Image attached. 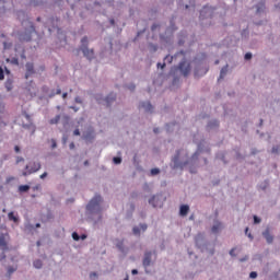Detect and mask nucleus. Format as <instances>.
Listing matches in <instances>:
<instances>
[{
	"instance_id": "obj_1",
	"label": "nucleus",
	"mask_w": 280,
	"mask_h": 280,
	"mask_svg": "<svg viewBox=\"0 0 280 280\" xmlns=\"http://www.w3.org/2000/svg\"><path fill=\"white\" fill-rule=\"evenodd\" d=\"M104 198L100 194H95L94 197L88 202L85 207L86 217L93 224H100L102 222V203Z\"/></svg>"
},
{
	"instance_id": "obj_2",
	"label": "nucleus",
	"mask_w": 280,
	"mask_h": 280,
	"mask_svg": "<svg viewBox=\"0 0 280 280\" xmlns=\"http://www.w3.org/2000/svg\"><path fill=\"white\" fill-rule=\"evenodd\" d=\"M195 246L200 253H208V255L211 256L215 255V244L211 243V241L205 236V233H198L195 236Z\"/></svg>"
},
{
	"instance_id": "obj_3",
	"label": "nucleus",
	"mask_w": 280,
	"mask_h": 280,
	"mask_svg": "<svg viewBox=\"0 0 280 280\" xmlns=\"http://www.w3.org/2000/svg\"><path fill=\"white\" fill-rule=\"evenodd\" d=\"M207 54L201 52L195 58V78H202L209 73V66L205 63Z\"/></svg>"
},
{
	"instance_id": "obj_4",
	"label": "nucleus",
	"mask_w": 280,
	"mask_h": 280,
	"mask_svg": "<svg viewBox=\"0 0 280 280\" xmlns=\"http://www.w3.org/2000/svg\"><path fill=\"white\" fill-rule=\"evenodd\" d=\"M89 36H83L77 48V54H83V58H86L89 62H93V60H95V49L89 48Z\"/></svg>"
},
{
	"instance_id": "obj_5",
	"label": "nucleus",
	"mask_w": 280,
	"mask_h": 280,
	"mask_svg": "<svg viewBox=\"0 0 280 280\" xmlns=\"http://www.w3.org/2000/svg\"><path fill=\"white\" fill-rule=\"evenodd\" d=\"M217 10H218V8L209 7V4H206L202 7V9L200 10V14H199V21L203 27L207 25H211V19H213V16H215Z\"/></svg>"
},
{
	"instance_id": "obj_6",
	"label": "nucleus",
	"mask_w": 280,
	"mask_h": 280,
	"mask_svg": "<svg viewBox=\"0 0 280 280\" xmlns=\"http://www.w3.org/2000/svg\"><path fill=\"white\" fill-rule=\"evenodd\" d=\"M22 27L24 28V32L20 34V40L30 43L32 40V36L36 34V26H34V22H23Z\"/></svg>"
},
{
	"instance_id": "obj_7",
	"label": "nucleus",
	"mask_w": 280,
	"mask_h": 280,
	"mask_svg": "<svg viewBox=\"0 0 280 280\" xmlns=\"http://www.w3.org/2000/svg\"><path fill=\"white\" fill-rule=\"evenodd\" d=\"M156 250H145L142 258V266L148 273V268L156 262Z\"/></svg>"
},
{
	"instance_id": "obj_8",
	"label": "nucleus",
	"mask_w": 280,
	"mask_h": 280,
	"mask_svg": "<svg viewBox=\"0 0 280 280\" xmlns=\"http://www.w3.org/2000/svg\"><path fill=\"white\" fill-rule=\"evenodd\" d=\"M185 167H187V162L180 161V150H176L174 156L172 158L171 168L185 170Z\"/></svg>"
},
{
	"instance_id": "obj_9",
	"label": "nucleus",
	"mask_w": 280,
	"mask_h": 280,
	"mask_svg": "<svg viewBox=\"0 0 280 280\" xmlns=\"http://www.w3.org/2000/svg\"><path fill=\"white\" fill-rule=\"evenodd\" d=\"M40 167H43L40 162H30L25 165V171L22 172V176H31V174H36V172H40Z\"/></svg>"
},
{
	"instance_id": "obj_10",
	"label": "nucleus",
	"mask_w": 280,
	"mask_h": 280,
	"mask_svg": "<svg viewBox=\"0 0 280 280\" xmlns=\"http://www.w3.org/2000/svg\"><path fill=\"white\" fill-rule=\"evenodd\" d=\"M200 155L198 153H192V155L185 161L187 165H189V173L190 174H198V161Z\"/></svg>"
},
{
	"instance_id": "obj_11",
	"label": "nucleus",
	"mask_w": 280,
	"mask_h": 280,
	"mask_svg": "<svg viewBox=\"0 0 280 280\" xmlns=\"http://www.w3.org/2000/svg\"><path fill=\"white\" fill-rule=\"evenodd\" d=\"M176 70L179 71L184 78H187L189 73H191V65L187 62V59L184 57L178 63Z\"/></svg>"
},
{
	"instance_id": "obj_12",
	"label": "nucleus",
	"mask_w": 280,
	"mask_h": 280,
	"mask_svg": "<svg viewBox=\"0 0 280 280\" xmlns=\"http://www.w3.org/2000/svg\"><path fill=\"white\" fill-rule=\"evenodd\" d=\"M148 202L149 205H151V207H153V209H156L158 207H163L165 198L163 197V194H156L152 195L151 198H149Z\"/></svg>"
},
{
	"instance_id": "obj_13",
	"label": "nucleus",
	"mask_w": 280,
	"mask_h": 280,
	"mask_svg": "<svg viewBox=\"0 0 280 280\" xmlns=\"http://www.w3.org/2000/svg\"><path fill=\"white\" fill-rule=\"evenodd\" d=\"M254 8L256 9V16H266V13L268 12V9L266 8V0H260L254 5Z\"/></svg>"
},
{
	"instance_id": "obj_14",
	"label": "nucleus",
	"mask_w": 280,
	"mask_h": 280,
	"mask_svg": "<svg viewBox=\"0 0 280 280\" xmlns=\"http://www.w3.org/2000/svg\"><path fill=\"white\" fill-rule=\"evenodd\" d=\"M82 139L86 143H93L95 140V129L93 127L88 128L86 131H83Z\"/></svg>"
},
{
	"instance_id": "obj_15",
	"label": "nucleus",
	"mask_w": 280,
	"mask_h": 280,
	"mask_svg": "<svg viewBox=\"0 0 280 280\" xmlns=\"http://www.w3.org/2000/svg\"><path fill=\"white\" fill-rule=\"evenodd\" d=\"M165 32L166 34H174L175 32H178V26L176 25V15H172L170 18Z\"/></svg>"
},
{
	"instance_id": "obj_16",
	"label": "nucleus",
	"mask_w": 280,
	"mask_h": 280,
	"mask_svg": "<svg viewBox=\"0 0 280 280\" xmlns=\"http://www.w3.org/2000/svg\"><path fill=\"white\" fill-rule=\"evenodd\" d=\"M138 108H143L144 113H148L149 115H152V113H154V105H152L150 101H141Z\"/></svg>"
},
{
	"instance_id": "obj_17",
	"label": "nucleus",
	"mask_w": 280,
	"mask_h": 280,
	"mask_svg": "<svg viewBox=\"0 0 280 280\" xmlns=\"http://www.w3.org/2000/svg\"><path fill=\"white\" fill-rule=\"evenodd\" d=\"M160 40L165 45H172L174 42V33H167V31H165L164 33L160 34Z\"/></svg>"
},
{
	"instance_id": "obj_18",
	"label": "nucleus",
	"mask_w": 280,
	"mask_h": 280,
	"mask_svg": "<svg viewBox=\"0 0 280 280\" xmlns=\"http://www.w3.org/2000/svg\"><path fill=\"white\" fill-rule=\"evenodd\" d=\"M219 128H220V120L215 119V118L208 120V122L206 125L207 132L218 130Z\"/></svg>"
},
{
	"instance_id": "obj_19",
	"label": "nucleus",
	"mask_w": 280,
	"mask_h": 280,
	"mask_svg": "<svg viewBox=\"0 0 280 280\" xmlns=\"http://www.w3.org/2000/svg\"><path fill=\"white\" fill-rule=\"evenodd\" d=\"M25 80H30V78H32V75H34L36 73V70L34 69V62H26L25 63Z\"/></svg>"
},
{
	"instance_id": "obj_20",
	"label": "nucleus",
	"mask_w": 280,
	"mask_h": 280,
	"mask_svg": "<svg viewBox=\"0 0 280 280\" xmlns=\"http://www.w3.org/2000/svg\"><path fill=\"white\" fill-rule=\"evenodd\" d=\"M116 248L121 253L122 255H128V247L124 245V240H116Z\"/></svg>"
},
{
	"instance_id": "obj_21",
	"label": "nucleus",
	"mask_w": 280,
	"mask_h": 280,
	"mask_svg": "<svg viewBox=\"0 0 280 280\" xmlns=\"http://www.w3.org/2000/svg\"><path fill=\"white\" fill-rule=\"evenodd\" d=\"M117 100V95L115 93H109L107 96H105V106L107 108H110V106H113V103L116 102Z\"/></svg>"
},
{
	"instance_id": "obj_22",
	"label": "nucleus",
	"mask_w": 280,
	"mask_h": 280,
	"mask_svg": "<svg viewBox=\"0 0 280 280\" xmlns=\"http://www.w3.org/2000/svg\"><path fill=\"white\" fill-rule=\"evenodd\" d=\"M220 231H222V223L220 222V220L214 219L213 225L211 228V233H213V235H218V233H220Z\"/></svg>"
},
{
	"instance_id": "obj_23",
	"label": "nucleus",
	"mask_w": 280,
	"mask_h": 280,
	"mask_svg": "<svg viewBox=\"0 0 280 280\" xmlns=\"http://www.w3.org/2000/svg\"><path fill=\"white\" fill-rule=\"evenodd\" d=\"M22 128H24V130H31V135H34V132H36V125H34L33 120H27V122H22Z\"/></svg>"
},
{
	"instance_id": "obj_24",
	"label": "nucleus",
	"mask_w": 280,
	"mask_h": 280,
	"mask_svg": "<svg viewBox=\"0 0 280 280\" xmlns=\"http://www.w3.org/2000/svg\"><path fill=\"white\" fill-rule=\"evenodd\" d=\"M16 16L22 26H23V23H32V21L27 19V14L25 13V11H18Z\"/></svg>"
},
{
	"instance_id": "obj_25",
	"label": "nucleus",
	"mask_w": 280,
	"mask_h": 280,
	"mask_svg": "<svg viewBox=\"0 0 280 280\" xmlns=\"http://www.w3.org/2000/svg\"><path fill=\"white\" fill-rule=\"evenodd\" d=\"M262 237L266 238L267 244H272L275 242V236L270 234V228H266V230L262 232Z\"/></svg>"
},
{
	"instance_id": "obj_26",
	"label": "nucleus",
	"mask_w": 280,
	"mask_h": 280,
	"mask_svg": "<svg viewBox=\"0 0 280 280\" xmlns=\"http://www.w3.org/2000/svg\"><path fill=\"white\" fill-rule=\"evenodd\" d=\"M177 37H178L177 45H178L179 47H183V45H185V40H187V31H180V32L177 34Z\"/></svg>"
},
{
	"instance_id": "obj_27",
	"label": "nucleus",
	"mask_w": 280,
	"mask_h": 280,
	"mask_svg": "<svg viewBox=\"0 0 280 280\" xmlns=\"http://www.w3.org/2000/svg\"><path fill=\"white\" fill-rule=\"evenodd\" d=\"M215 159H217V161H222V163H224V165L229 164V161H226V152H224V151H218L215 153Z\"/></svg>"
},
{
	"instance_id": "obj_28",
	"label": "nucleus",
	"mask_w": 280,
	"mask_h": 280,
	"mask_svg": "<svg viewBox=\"0 0 280 280\" xmlns=\"http://www.w3.org/2000/svg\"><path fill=\"white\" fill-rule=\"evenodd\" d=\"M0 248L5 253V250H9L8 242L5 241V234L0 233Z\"/></svg>"
},
{
	"instance_id": "obj_29",
	"label": "nucleus",
	"mask_w": 280,
	"mask_h": 280,
	"mask_svg": "<svg viewBox=\"0 0 280 280\" xmlns=\"http://www.w3.org/2000/svg\"><path fill=\"white\" fill-rule=\"evenodd\" d=\"M207 147L208 145L205 143V140L199 141L195 154H198L200 156L202 152H205Z\"/></svg>"
},
{
	"instance_id": "obj_30",
	"label": "nucleus",
	"mask_w": 280,
	"mask_h": 280,
	"mask_svg": "<svg viewBox=\"0 0 280 280\" xmlns=\"http://www.w3.org/2000/svg\"><path fill=\"white\" fill-rule=\"evenodd\" d=\"M94 100H95L96 104L104 105L106 96H104V94H102V93H96V94H94Z\"/></svg>"
},
{
	"instance_id": "obj_31",
	"label": "nucleus",
	"mask_w": 280,
	"mask_h": 280,
	"mask_svg": "<svg viewBox=\"0 0 280 280\" xmlns=\"http://www.w3.org/2000/svg\"><path fill=\"white\" fill-rule=\"evenodd\" d=\"M187 213H189V205H182L179 207V215L182 218H185L187 215Z\"/></svg>"
},
{
	"instance_id": "obj_32",
	"label": "nucleus",
	"mask_w": 280,
	"mask_h": 280,
	"mask_svg": "<svg viewBox=\"0 0 280 280\" xmlns=\"http://www.w3.org/2000/svg\"><path fill=\"white\" fill-rule=\"evenodd\" d=\"M8 10V0H0V16Z\"/></svg>"
},
{
	"instance_id": "obj_33",
	"label": "nucleus",
	"mask_w": 280,
	"mask_h": 280,
	"mask_svg": "<svg viewBox=\"0 0 280 280\" xmlns=\"http://www.w3.org/2000/svg\"><path fill=\"white\" fill-rule=\"evenodd\" d=\"M229 73V65H225L221 70H220V75L219 80H224L226 78V74Z\"/></svg>"
},
{
	"instance_id": "obj_34",
	"label": "nucleus",
	"mask_w": 280,
	"mask_h": 280,
	"mask_svg": "<svg viewBox=\"0 0 280 280\" xmlns=\"http://www.w3.org/2000/svg\"><path fill=\"white\" fill-rule=\"evenodd\" d=\"M259 189H261V191H266V189H268V187H270V180L269 179H265L262 183H260L258 185Z\"/></svg>"
},
{
	"instance_id": "obj_35",
	"label": "nucleus",
	"mask_w": 280,
	"mask_h": 280,
	"mask_svg": "<svg viewBox=\"0 0 280 280\" xmlns=\"http://www.w3.org/2000/svg\"><path fill=\"white\" fill-rule=\"evenodd\" d=\"M30 189H32V187L30 185H20L18 188V191L20 194H27V191H30Z\"/></svg>"
},
{
	"instance_id": "obj_36",
	"label": "nucleus",
	"mask_w": 280,
	"mask_h": 280,
	"mask_svg": "<svg viewBox=\"0 0 280 280\" xmlns=\"http://www.w3.org/2000/svg\"><path fill=\"white\" fill-rule=\"evenodd\" d=\"M148 49L151 54H156V51H159V45H156L154 43H149Z\"/></svg>"
},
{
	"instance_id": "obj_37",
	"label": "nucleus",
	"mask_w": 280,
	"mask_h": 280,
	"mask_svg": "<svg viewBox=\"0 0 280 280\" xmlns=\"http://www.w3.org/2000/svg\"><path fill=\"white\" fill-rule=\"evenodd\" d=\"M12 84H14V80L12 78H8L7 81L4 82V86L7 91H12L13 89Z\"/></svg>"
},
{
	"instance_id": "obj_38",
	"label": "nucleus",
	"mask_w": 280,
	"mask_h": 280,
	"mask_svg": "<svg viewBox=\"0 0 280 280\" xmlns=\"http://www.w3.org/2000/svg\"><path fill=\"white\" fill-rule=\"evenodd\" d=\"M18 270V267H14V266H9L7 268V277L10 279V277H12V275H14V272H16Z\"/></svg>"
},
{
	"instance_id": "obj_39",
	"label": "nucleus",
	"mask_w": 280,
	"mask_h": 280,
	"mask_svg": "<svg viewBox=\"0 0 280 280\" xmlns=\"http://www.w3.org/2000/svg\"><path fill=\"white\" fill-rule=\"evenodd\" d=\"M8 218L11 222H14L15 224L19 222V217L16 214H14L13 211L8 213Z\"/></svg>"
},
{
	"instance_id": "obj_40",
	"label": "nucleus",
	"mask_w": 280,
	"mask_h": 280,
	"mask_svg": "<svg viewBox=\"0 0 280 280\" xmlns=\"http://www.w3.org/2000/svg\"><path fill=\"white\" fill-rule=\"evenodd\" d=\"M33 266H34V268H36V270H40L43 268V260L42 259H35L33 261Z\"/></svg>"
},
{
	"instance_id": "obj_41",
	"label": "nucleus",
	"mask_w": 280,
	"mask_h": 280,
	"mask_svg": "<svg viewBox=\"0 0 280 280\" xmlns=\"http://www.w3.org/2000/svg\"><path fill=\"white\" fill-rule=\"evenodd\" d=\"M234 152L237 161H244L246 159V155L240 153V149H234Z\"/></svg>"
},
{
	"instance_id": "obj_42",
	"label": "nucleus",
	"mask_w": 280,
	"mask_h": 280,
	"mask_svg": "<svg viewBox=\"0 0 280 280\" xmlns=\"http://www.w3.org/2000/svg\"><path fill=\"white\" fill-rule=\"evenodd\" d=\"M7 62H9L10 65H14L15 67H19V58L13 57V58H7Z\"/></svg>"
},
{
	"instance_id": "obj_43",
	"label": "nucleus",
	"mask_w": 280,
	"mask_h": 280,
	"mask_svg": "<svg viewBox=\"0 0 280 280\" xmlns=\"http://www.w3.org/2000/svg\"><path fill=\"white\" fill-rule=\"evenodd\" d=\"M132 234L136 235V237L141 236V228L140 226H133L132 228Z\"/></svg>"
},
{
	"instance_id": "obj_44",
	"label": "nucleus",
	"mask_w": 280,
	"mask_h": 280,
	"mask_svg": "<svg viewBox=\"0 0 280 280\" xmlns=\"http://www.w3.org/2000/svg\"><path fill=\"white\" fill-rule=\"evenodd\" d=\"M174 126H176V122H168L165 125L167 132H174Z\"/></svg>"
},
{
	"instance_id": "obj_45",
	"label": "nucleus",
	"mask_w": 280,
	"mask_h": 280,
	"mask_svg": "<svg viewBox=\"0 0 280 280\" xmlns=\"http://www.w3.org/2000/svg\"><path fill=\"white\" fill-rule=\"evenodd\" d=\"M159 174H161V168L159 167L151 168L150 176H159Z\"/></svg>"
},
{
	"instance_id": "obj_46",
	"label": "nucleus",
	"mask_w": 280,
	"mask_h": 280,
	"mask_svg": "<svg viewBox=\"0 0 280 280\" xmlns=\"http://www.w3.org/2000/svg\"><path fill=\"white\" fill-rule=\"evenodd\" d=\"M135 209H137V207L135 206V202H130L129 203V218H132V214L135 213Z\"/></svg>"
},
{
	"instance_id": "obj_47",
	"label": "nucleus",
	"mask_w": 280,
	"mask_h": 280,
	"mask_svg": "<svg viewBox=\"0 0 280 280\" xmlns=\"http://www.w3.org/2000/svg\"><path fill=\"white\" fill-rule=\"evenodd\" d=\"M248 36H250V32H248L247 28H244V30L241 32V37L247 39Z\"/></svg>"
},
{
	"instance_id": "obj_48",
	"label": "nucleus",
	"mask_w": 280,
	"mask_h": 280,
	"mask_svg": "<svg viewBox=\"0 0 280 280\" xmlns=\"http://www.w3.org/2000/svg\"><path fill=\"white\" fill-rule=\"evenodd\" d=\"M148 27H144L140 31L137 32V36L133 38V43L137 42V38H139V36H141L142 34H145Z\"/></svg>"
},
{
	"instance_id": "obj_49",
	"label": "nucleus",
	"mask_w": 280,
	"mask_h": 280,
	"mask_svg": "<svg viewBox=\"0 0 280 280\" xmlns=\"http://www.w3.org/2000/svg\"><path fill=\"white\" fill-rule=\"evenodd\" d=\"M121 161H122L121 156H114L113 158L114 165H121Z\"/></svg>"
},
{
	"instance_id": "obj_50",
	"label": "nucleus",
	"mask_w": 280,
	"mask_h": 280,
	"mask_svg": "<svg viewBox=\"0 0 280 280\" xmlns=\"http://www.w3.org/2000/svg\"><path fill=\"white\" fill-rule=\"evenodd\" d=\"M31 3H34L35 5H43L45 3L44 0H30ZM57 0H52L54 3H56Z\"/></svg>"
},
{
	"instance_id": "obj_51",
	"label": "nucleus",
	"mask_w": 280,
	"mask_h": 280,
	"mask_svg": "<svg viewBox=\"0 0 280 280\" xmlns=\"http://www.w3.org/2000/svg\"><path fill=\"white\" fill-rule=\"evenodd\" d=\"M173 61H174V57L173 56L166 55L164 57V62H168V65H172Z\"/></svg>"
},
{
	"instance_id": "obj_52",
	"label": "nucleus",
	"mask_w": 280,
	"mask_h": 280,
	"mask_svg": "<svg viewBox=\"0 0 280 280\" xmlns=\"http://www.w3.org/2000/svg\"><path fill=\"white\" fill-rule=\"evenodd\" d=\"M156 30H161V24L159 23H153L151 25V32H156Z\"/></svg>"
},
{
	"instance_id": "obj_53",
	"label": "nucleus",
	"mask_w": 280,
	"mask_h": 280,
	"mask_svg": "<svg viewBox=\"0 0 280 280\" xmlns=\"http://www.w3.org/2000/svg\"><path fill=\"white\" fill-rule=\"evenodd\" d=\"M25 230L28 231L30 233H32V231L35 230V226H34V224H32V223H27V224L25 225Z\"/></svg>"
},
{
	"instance_id": "obj_54",
	"label": "nucleus",
	"mask_w": 280,
	"mask_h": 280,
	"mask_svg": "<svg viewBox=\"0 0 280 280\" xmlns=\"http://www.w3.org/2000/svg\"><path fill=\"white\" fill-rule=\"evenodd\" d=\"M72 240H74V242H80V234L78 232H72Z\"/></svg>"
},
{
	"instance_id": "obj_55",
	"label": "nucleus",
	"mask_w": 280,
	"mask_h": 280,
	"mask_svg": "<svg viewBox=\"0 0 280 280\" xmlns=\"http://www.w3.org/2000/svg\"><path fill=\"white\" fill-rule=\"evenodd\" d=\"M244 60L248 61V60H253V52H246L244 55Z\"/></svg>"
},
{
	"instance_id": "obj_56",
	"label": "nucleus",
	"mask_w": 280,
	"mask_h": 280,
	"mask_svg": "<svg viewBox=\"0 0 280 280\" xmlns=\"http://www.w3.org/2000/svg\"><path fill=\"white\" fill-rule=\"evenodd\" d=\"M138 228H140V231H142L143 233L148 231V225L145 223H140Z\"/></svg>"
},
{
	"instance_id": "obj_57",
	"label": "nucleus",
	"mask_w": 280,
	"mask_h": 280,
	"mask_svg": "<svg viewBox=\"0 0 280 280\" xmlns=\"http://www.w3.org/2000/svg\"><path fill=\"white\" fill-rule=\"evenodd\" d=\"M127 89H128V90H130V91H131V93H132V92H135V91H136L137 85H136L135 83H129V84L127 85Z\"/></svg>"
},
{
	"instance_id": "obj_58",
	"label": "nucleus",
	"mask_w": 280,
	"mask_h": 280,
	"mask_svg": "<svg viewBox=\"0 0 280 280\" xmlns=\"http://www.w3.org/2000/svg\"><path fill=\"white\" fill-rule=\"evenodd\" d=\"M254 224H261V218L257 217L256 214L253 217Z\"/></svg>"
},
{
	"instance_id": "obj_59",
	"label": "nucleus",
	"mask_w": 280,
	"mask_h": 280,
	"mask_svg": "<svg viewBox=\"0 0 280 280\" xmlns=\"http://www.w3.org/2000/svg\"><path fill=\"white\" fill-rule=\"evenodd\" d=\"M23 117H25L26 121H33L32 120V116H30V114H27V112H22Z\"/></svg>"
},
{
	"instance_id": "obj_60",
	"label": "nucleus",
	"mask_w": 280,
	"mask_h": 280,
	"mask_svg": "<svg viewBox=\"0 0 280 280\" xmlns=\"http://www.w3.org/2000/svg\"><path fill=\"white\" fill-rule=\"evenodd\" d=\"M248 231H249V229H248V228H245V235H247V237H249L250 241L255 240V237L253 236V234L249 233Z\"/></svg>"
},
{
	"instance_id": "obj_61",
	"label": "nucleus",
	"mask_w": 280,
	"mask_h": 280,
	"mask_svg": "<svg viewBox=\"0 0 280 280\" xmlns=\"http://www.w3.org/2000/svg\"><path fill=\"white\" fill-rule=\"evenodd\" d=\"M60 121V115H57L55 118L50 119V124H58Z\"/></svg>"
},
{
	"instance_id": "obj_62",
	"label": "nucleus",
	"mask_w": 280,
	"mask_h": 280,
	"mask_svg": "<svg viewBox=\"0 0 280 280\" xmlns=\"http://www.w3.org/2000/svg\"><path fill=\"white\" fill-rule=\"evenodd\" d=\"M254 259H258V261H264V255H261V254H256V255L254 256Z\"/></svg>"
},
{
	"instance_id": "obj_63",
	"label": "nucleus",
	"mask_w": 280,
	"mask_h": 280,
	"mask_svg": "<svg viewBox=\"0 0 280 280\" xmlns=\"http://www.w3.org/2000/svg\"><path fill=\"white\" fill-rule=\"evenodd\" d=\"M257 277H258L257 271H252V272L249 273V279H257Z\"/></svg>"
},
{
	"instance_id": "obj_64",
	"label": "nucleus",
	"mask_w": 280,
	"mask_h": 280,
	"mask_svg": "<svg viewBox=\"0 0 280 280\" xmlns=\"http://www.w3.org/2000/svg\"><path fill=\"white\" fill-rule=\"evenodd\" d=\"M10 47H12V44H11V43L3 42V48H4V49H10Z\"/></svg>"
}]
</instances>
